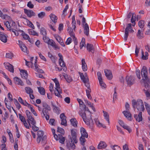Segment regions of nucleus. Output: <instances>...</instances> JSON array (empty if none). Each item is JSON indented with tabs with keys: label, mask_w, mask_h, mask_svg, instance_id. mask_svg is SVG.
<instances>
[{
	"label": "nucleus",
	"mask_w": 150,
	"mask_h": 150,
	"mask_svg": "<svg viewBox=\"0 0 150 150\" xmlns=\"http://www.w3.org/2000/svg\"><path fill=\"white\" fill-rule=\"evenodd\" d=\"M86 47L89 52L93 53L95 52V49L93 46L90 44L88 43L87 44Z\"/></svg>",
	"instance_id": "nucleus-17"
},
{
	"label": "nucleus",
	"mask_w": 150,
	"mask_h": 150,
	"mask_svg": "<svg viewBox=\"0 0 150 150\" xmlns=\"http://www.w3.org/2000/svg\"><path fill=\"white\" fill-rule=\"evenodd\" d=\"M57 140H59V142L61 144H64V142L65 140V138L63 137L61 134H58L57 135V139H55Z\"/></svg>",
	"instance_id": "nucleus-20"
},
{
	"label": "nucleus",
	"mask_w": 150,
	"mask_h": 150,
	"mask_svg": "<svg viewBox=\"0 0 150 150\" xmlns=\"http://www.w3.org/2000/svg\"><path fill=\"white\" fill-rule=\"evenodd\" d=\"M59 63L60 66L63 67V69L64 71H66L67 70V68L65 67V64L64 61L59 62Z\"/></svg>",
	"instance_id": "nucleus-39"
},
{
	"label": "nucleus",
	"mask_w": 150,
	"mask_h": 150,
	"mask_svg": "<svg viewBox=\"0 0 150 150\" xmlns=\"http://www.w3.org/2000/svg\"><path fill=\"white\" fill-rule=\"evenodd\" d=\"M28 121H29L30 122V123L32 125H34L36 124V122L35 120H34V118L32 117L31 115L28 117Z\"/></svg>",
	"instance_id": "nucleus-36"
},
{
	"label": "nucleus",
	"mask_w": 150,
	"mask_h": 150,
	"mask_svg": "<svg viewBox=\"0 0 150 150\" xmlns=\"http://www.w3.org/2000/svg\"><path fill=\"white\" fill-rule=\"evenodd\" d=\"M18 116H19L20 119L22 122H24L25 121H26L24 117L22 116L21 114H19Z\"/></svg>",
	"instance_id": "nucleus-63"
},
{
	"label": "nucleus",
	"mask_w": 150,
	"mask_h": 150,
	"mask_svg": "<svg viewBox=\"0 0 150 150\" xmlns=\"http://www.w3.org/2000/svg\"><path fill=\"white\" fill-rule=\"evenodd\" d=\"M2 18L3 19H5L6 20L8 21H9L12 22V21L11 20V17L6 14L3 15L2 17Z\"/></svg>",
	"instance_id": "nucleus-40"
},
{
	"label": "nucleus",
	"mask_w": 150,
	"mask_h": 150,
	"mask_svg": "<svg viewBox=\"0 0 150 150\" xmlns=\"http://www.w3.org/2000/svg\"><path fill=\"white\" fill-rule=\"evenodd\" d=\"M143 29L139 30L137 33V36L139 39H142L144 38L143 34L142 33L144 31Z\"/></svg>",
	"instance_id": "nucleus-26"
},
{
	"label": "nucleus",
	"mask_w": 150,
	"mask_h": 150,
	"mask_svg": "<svg viewBox=\"0 0 150 150\" xmlns=\"http://www.w3.org/2000/svg\"><path fill=\"white\" fill-rule=\"evenodd\" d=\"M47 44L56 49H59V47L56 45L55 42L52 40H50Z\"/></svg>",
	"instance_id": "nucleus-33"
},
{
	"label": "nucleus",
	"mask_w": 150,
	"mask_h": 150,
	"mask_svg": "<svg viewBox=\"0 0 150 150\" xmlns=\"http://www.w3.org/2000/svg\"><path fill=\"white\" fill-rule=\"evenodd\" d=\"M61 124L62 125H63L65 126H67V121L66 119H63L61 120Z\"/></svg>",
	"instance_id": "nucleus-58"
},
{
	"label": "nucleus",
	"mask_w": 150,
	"mask_h": 150,
	"mask_svg": "<svg viewBox=\"0 0 150 150\" xmlns=\"http://www.w3.org/2000/svg\"><path fill=\"white\" fill-rule=\"evenodd\" d=\"M84 25V34L87 36H88L89 35V27L88 24L87 23H85Z\"/></svg>",
	"instance_id": "nucleus-25"
},
{
	"label": "nucleus",
	"mask_w": 150,
	"mask_h": 150,
	"mask_svg": "<svg viewBox=\"0 0 150 150\" xmlns=\"http://www.w3.org/2000/svg\"><path fill=\"white\" fill-rule=\"evenodd\" d=\"M135 78L133 76H127L126 78V81L127 82V85L130 86L133 84L134 82Z\"/></svg>",
	"instance_id": "nucleus-6"
},
{
	"label": "nucleus",
	"mask_w": 150,
	"mask_h": 150,
	"mask_svg": "<svg viewBox=\"0 0 150 150\" xmlns=\"http://www.w3.org/2000/svg\"><path fill=\"white\" fill-rule=\"evenodd\" d=\"M24 12L26 14L27 16L29 17H30L33 16H35V15L33 11L32 10L24 9Z\"/></svg>",
	"instance_id": "nucleus-14"
},
{
	"label": "nucleus",
	"mask_w": 150,
	"mask_h": 150,
	"mask_svg": "<svg viewBox=\"0 0 150 150\" xmlns=\"http://www.w3.org/2000/svg\"><path fill=\"white\" fill-rule=\"evenodd\" d=\"M80 115L86 124L88 125L90 127L93 126V122L91 118V113L86 112H81Z\"/></svg>",
	"instance_id": "nucleus-1"
},
{
	"label": "nucleus",
	"mask_w": 150,
	"mask_h": 150,
	"mask_svg": "<svg viewBox=\"0 0 150 150\" xmlns=\"http://www.w3.org/2000/svg\"><path fill=\"white\" fill-rule=\"evenodd\" d=\"M122 113L128 120L130 121L132 120L131 114L129 111L128 110H125Z\"/></svg>",
	"instance_id": "nucleus-16"
},
{
	"label": "nucleus",
	"mask_w": 150,
	"mask_h": 150,
	"mask_svg": "<svg viewBox=\"0 0 150 150\" xmlns=\"http://www.w3.org/2000/svg\"><path fill=\"white\" fill-rule=\"evenodd\" d=\"M71 125L75 127H77L78 122L75 118H73L70 120Z\"/></svg>",
	"instance_id": "nucleus-31"
},
{
	"label": "nucleus",
	"mask_w": 150,
	"mask_h": 150,
	"mask_svg": "<svg viewBox=\"0 0 150 150\" xmlns=\"http://www.w3.org/2000/svg\"><path fill=\"white\" fill-rule=\"evenodd\" d=\"M96 125L99 127H103L105 128L106 127L102 123H100L99 120L97 119H96L94 120Z\"/></svg>",
	"instance_id": "nucleus-32"
},
{
	"label": "nucleus",
	"mask_w": 150,
	"mask_h": 150,
	"mask_svg": "<svg viewBox=\"0 0 150 150\" xmlns=\"http://www.w3.org/2000/svg\"><path fill=\"white\" fill-rule=\"evenodd\" d=\"M71 133L72 136V138H75L76 137V133L75 130L74 129H71Z\"/></svg>",
	"instance_id": "nucleus-54"
},
{
	"label": "nucleus",
	"mask_w": 150,
	"mask_h": 150,
	"mask_svg": "<svg viewBox=\"0 0 150 150\" xmlns=\"http://www.w3.org/2000/svg\"><path fill=\"white\" fill-rule=\"evenodd\" d=\"M53 81L55 84L56 87L55 89L56 90L54 91L55 95V96L59 98H62V96L61 93H62V89L60 87L59 83V81L56 78L53 79Z\"/></svg>",
	"instance_id": "nucleus-3"
},
{
	"label": "nucleus",
	"mask_w": 150,
	"mask_h": 150,
	"mask_svg": "<svg viewBox=\"0 0 150 150\" xmlns=\"http://www.w3.org/2000/svg\"><path fill=\"white\" fill-rule=\"evenodd\" d=\"M142 112H140L138 115L136 114H134V117L135 118L136 121L139 122L142 120Z\"/></svg>",
	"instance_id": "nucleus-15"
},
{
	"label": "nucleus",
	"mask_w": 150,
	"mask_h": 150,
	"mask_svg": "<svg viewBox=\"0 0 150 150\" xmlns=\"http://www.w3.org/2000/svg\"><path fill=\"white\" fill-rule=\"evenodd\" d=\"M72 27L73 28L75 29L76 28V21H75V16H73L72 18Z\"/></svg>",
	"instance_id": "nucleus-48"
},
{
	"label": "nucleus",
	"mask_w": 150,
	"mask_h": 150,
	"mask_svg": "<svg viewBox=\"0 0 150 150\" xmlns=\"http://www.w3.org/2000/svg\"><path fill=\"white\" fill-rule=\"evenodd\" d=\"M80 132L81 134V136L86 138L88 137V134L86 132V129L83 127H81L80 129Z\"/></svg>",
	"instance_id": "nucleus-21"
},
{
	"label": "nucleus",
	"mask_w": 150,
	"mask_h": 150,
	"mask_svg": "<svg viewBox=\"0 0 150 150\" xmlns=\"http://www.w3.org/2000/svg\"><path fill=\"white\" fill-rule=\"evenodd\" d=\"M25 90L26 93L28 94H30L33 93L32 89L29 87H26L25 88Z\"/></svg>",
	"instance_id": "nucleus-34"
},
{
	"label": "nucleus",
	"mask_w": 150,
	"mask_h": 150,
	"mask_svg": "<svg viewBox=\"0 0 150 150\" xmlns=\"http://www.w3.org/2000/svg\"><path fill=\"white\" fill-rule=\"evenodd\" d=\"M44 132L43 131L41 130L38 131L37 132L38 137L37 139V142L38 143H40L42 137H43Z\"/></svg>",
	"instance_id": "nucleus-10"
},
{
	"label": "nucleus",
	"mask_w": 150,
	"mask_h": 150,
	"mask_svg": "<svg viewBox=\"0 0 150 150\" xmlns=\"http://www.w3.org/2000/svg\"><path fill=\"white\" fill-rule=\"evenodd\" d=\"M48 111L49 110L47 109H43L41 114L42 115H43V116H42L43 117H44V116L45 117L47 120H48L50 118L49 114L48 112Z\"/></svg>",
	"instance_id": "nucleus-11"
},
{
	"label": "nucleus",
	"mask_w": 150,
	"mask_h": 150,
	"mask_svg": "<svg viewBox=\"0 0 150 150\" xmlns=\"http://www.w3.org/2000/svg\"><path fill=\"white\" fill-rule=\"evenodd\" d=\"M41 140V143L43 145L45 144L47 142L46 137L45 136H44L43 137Z\"/></svg>",
	"instance_id": "nucleus-52"
},
{
	"label": "nucleus",
	"mask_w": 150,
	"mask_h": 150,
	"mask_svg": "<svg viewBox=\"0 0 150 150\" xmlns=\"http://www.w3.org/2000/svg\"><path fill=\"white\" fill-rule=\"evenodd\" d=\"M132 103L133 107H136L140 112L144 110V104L142 100L139 99L136 101L135 100H133L132 101Z\"/></svg>",
	"instance_id": "nucleus-2"
},
{
	"label": "nucleus",
	"mask_w": 150,
	"mask_h": 150,
	"mask_svg": "<svg viewBox=\"0 0 150 150\" xmlns=\"http://www.w3.org/2000/svg\"><path fill=\"white\" fill-rule=\"evenodd\" d=\"M18 100L21 104H23L24 105H26V104H27V102H26V101H25V102H24L23 100L21 97H19L18 98Z\"/></svg>",
	"instance_id": "nucleus-49"
},
{
	"label": "nucleus",
	"mask_w": 150,
	"mask_h": 150,
	"mask_svg": "<svg viewBox=\"0 0 150 150\" xmlns=\"http://www.w3.org/2000/svg\"><path fill=\"white\" fill-rule=\"evenodd\" d=\"M86 45L85 39L84 38H82L80 44V48H82L83 46L85 47Z\"/></svg>",
	"instance_id": "nucleus-47"
},
{
	"label": "nucleus",
	"mask_w": 150,
	"mask_h": 150,
	"mask_svg": "<svg viewBox=\"0 0 150 150\" xmlns=\"http://www.w3.org/2000/svg\"><path fill=\"white\" fill-rule=\"evenodd\" d=\"M145 108L149 115H150V105L146 102H144Z\"/></svg>",
	"instance_id": "nucleus-43"
},
{
	"label": "nucleus",
	"mask_w": 150,
	"mask_h": 150,
	"mask_svg": "<svg viewBox=\"0 0 150 150\" xmlns=\"http://www.w3.org/2000/svg\"><path fill=\"white\" fill-rule=\"evenodd\" d=\"M50 18L54 23H56L57 22V18L55 15L51 13L50 15Z\"/></svg>",
	"instance_id": "nucleus-29"
},
{
	"label": "nucleus",
	"mask_w": 150,
	"mask_h": 150,
	"mask_svg": "<svg viewBox=\"0 0 150 150\" xmlns=\"http://www.w3.org/2000/svg\"><path fill=\"white\" fill-rule=\"evenodd\" d=\"M20 72L22 77L25 79H26L28 77L27 71L24 70H20Z\"/></svg>",
	"instance_id": "nucleus-23"
},
{
	"label": "nucleus",
	"mask_w": 150,
	"mask_h": 150,
	"mask_svg": "<svg viewBox=\"0 0 150 150\" xmlns=\"http://www.w3.org/2000/svg\"><path fill=\"white\" fill-rule=\"evenodd\" d=\"M43 39L44 41L47 43H48L50 39L47 37L46 36H43Z\"/></svg>",
	"instance_id": "nucleus-55"
},
{
	"label": "nucleus",
	"mask_w": 150,
	"mask_h": 150,
	"mask_svg": "<svg viewBox=\"0 0 150 150\" xmlns=\"http://www.w3.org/2000/svg\"><path fill=\"white\" fill-rule=\"evenodd\" d=\"M42 106L44 108L43 109H47L49 111L51 110V108L49 106L47 105L45 103H42Z\"/></svg>",
	"instance_id": "nucleus-44"
},
{
	"label": "nucleus",
	"mask_w": 150,
	"mask_h": 150,
	"mask_svg": "<svg viewBox=\"0 0 150 150\" xmlns=\"http://www.w3.org/2000/svg\"><path fill=\"white\" fill-rule=\"evenodd\" d=\"M0 32V40L4 43H6L7 41V37L6 34L1 33Z\"/></svg>",
	"instance_id": "nucleus-19"
},
{
	"label": "nucleus",
	"mask_w": 150,
	"mask_h": 150,
	"mask_svg": "<svg viewBox=\"0 0 150 150\" xmlns=\"http://www.w3.org/2000/svg\"><path fill=\"white\" fill-rule=\"evenodd\" d=\"M45 15V12H42L38 14V16L39 18H42Z\"/></svg>",
	"instance_id": "nucleus-51"
},
{
	"label": "nucleus",
	"mask_w": 150,
	"mask_h": 150,
	"mask_svg": "<svg viewBox=\"0 0 150 150\" xmlns=\"http://www.w3.org/2000/svg\"><path fill=\"white\" fill-rule=\"evenodd\" d=\"M107 146L106 143L103 141H100L98 146V149H101L105 148Z\"/></svg>",
	"instance_id": "nucleus-18"
},
{
	"label": "nucleus",
	"mask_w": 150,
	"mask_h": 150,
	"mask_svg": "<svg viewBox=\"0 0 150 150\" xmlns=\"http://www.w3.org/2000/svg\"><path fill=\"white\" fill-rule=\"evenodd\" d=\"M141 82H143L144 83V85L146 89L150 88V86L149 84V83H149L146 80H145L144 81H141Z\"/></svg>",
	"instance_id": "nucleus-41"
},
{
	"label": "nucleus",
	"mask_w": 150,
	"mask_h": 150,
	"mask_svg": "<svg viewBox=\"0 0 150 150\" xmlns=\"http://www.w3.org/2000/svg\"><path fill=\"white\" fill-rule=\"evenodd\" d=\"M79 74L80 75L81 79L83 82H86L88 80V77H85L83 73L79 72Z\"/></svg>",
	"instance_id": "nucleus-28"
},
{
	"label": "nucleus",
	"mask_w": 150,
	"mask_h": 150,
	"mask_svg": "<svg viewBox=\"0 0 150 150\" xmlns=\"http://www.w3.org/2000/svg\"><path fill=\"white\" fill-rule=\"evenodd\" d=\"M37 61V59H36L35 60V63H34L35 70L38 72L40 73H43L44 72L41 69L38 68V65L36 64Z\"/></svg>",
	"instance_id": "nucleus-30"
},
{
	"label": "nucleus",
	"mask_w": 150,
	"mask_h": 150,
	"mask_svg": "<svg viewBox=\"0 0 150 150\" xmlns=\"http://www.w3.org/2000/svg\"><path fill=\"white\" fill-rule=\"evenodd\" d=\"M28 122L29 124V126H27L28 124L26 121H25L24 122H23V123L24 126L27 128L29 129L30 127H31V125H30V122L29 121H28Z\"/></svg>",
	"instance_id": "nucleus-50"
},
{
	"label": "nucleus",
	"mask_w": 150,
	"mask_h": 150,
	"mask_svg": "<svg viewBox=\"0 0 150 150\" xmlns=\"http://www.w3.org/2000/svg\"><path fill=\"white\" fill-rule=\"evenodd\" d=\"M103 115L104 117L105 118L108 122L109 124L110 123L109 117L108 113L106 112L105 111H103Z\"/></svg>",
	"instance_id": "nucleus-35"
},
{
	"label": "nucleus",
	"mask_w": 150,
	"mask_h": 150,
	"mask_svg": "<svg viewBox=\"0 0 150 150\" xmlns=\"http://www.w3.org/2000/svg\"><path fill=\"white\" fill-rule=\"evenodd\" d=\"M57 129V131L58 132H59L61 134H64V129L63 128L59 127H58Z\"/></svg>",
	"instance_id": "nucleus-59"
},
{
	"label": "nucleus",
	"mask_w": 150,
	"mask_h": 150,
	"mask_svg": "<svg viewBox=\"0 0 150 150\" xmlns=\"http://www.w3.org/2000/svg\"><path fill=\"white\" fill-rule=\"evenodd\" d=\"M138 25L139 27L141 29L144 28V21H140L139 22Z\"/></svg>",
	"instance_id": "nucleus-46"
},
{
	"label": "nucleus",
	"mask_w": 150,
	"mask_h": 150,
	"mask_svg": "<svg viewBox=\"0 0 150 150\" xmlns=\"http://www.w3.org/2000/svg\"><path fill=\"white\" fill-rule=\"evenodd\" d=\"M81 107V109L85 110V112H89L91 113L89 109L88 108H86V106L85 105H83V106H82Z\"/></svg>",
	"instance_id": "nucleus-53"
},
{
	"label": "nucleus",
	"mask_w": 150,
	"mask_h": 150,
	"mask_svg": "<svg viewBox=\"0 0 150 150\" xmlns=\"http://www.w3.org/2000/svg\"><path fill=\"white\" fill-rule=\"evenodd\" d=\"M133 32L134 31L132 29V24L131 23H128L127 24V27L125 28L124 39L125 41L127 40L129 35V31Z\"/></svg>",
	"instance_id": "nucleus-5"
},
{
	"label": "nucleus",
	"mask_w": 150,
	"mask_h": 150,
	"mask_svg": "<svg viewBox=\"0 0 150 150\" xmlns=\"http://www.w3.org/2000/svg\"><path fill=\"white\" fill-rule=\"evenodd\" d=\"M40 33L43 36H46L47 32L46 30L43 28H41L40 29Z\"/></svg>",
	"instance_id": "nucleus-45"
},
{
	"label": "nucleus",
	"mask_w": 150,
	"mask_h": 150,
	"mask_svg": "<svg viewBox=\"0 0 150 150\" xmlns=\"http://www.w3.org/2000/svg\"><path fill=\"white\" fill-rule=\"evenodd\" d=\"M19 45L23 52L27 53V48L23 43L20 40L18 41Z\"/></svg>",
	"instance_id": "nucleus-12"
},
{
	"label": "nucleus",
	"mask_w": 150,
	"mask_h": 150,
	"mask_svg": "<svg viewBox=\"0 0 150 150\" xmlns=\"http://www.w3.org/2000/svg\"><path fill=\"white\" fill-rule=\"evenodd\" d=\"M74 30H75V29H72L71 27H68L67 29V30L68 31V32L69 34L70 35L71 37H72L74 38Z\"/></svg>",
	"instance_id": "nucleus-27"
},
{
	"label": "nucleus",
	"mask_w": 150,
	"mask_h": 150,
	"mask_svg": "<svg viewBox=\"0 0 150 150\" xmlns=\"http://www.w3.org/2000/svg\"><path fill=\"white\" fill-rule=\"evenodd\" d=\"M84 137H83L81 136L80 138V140L81 144L83 145H84V142L86 141V139Z\"/></svg>",
	"instance_id": "nucleus-56"
},
{
	"label": "nucleus",
	"mask_w": 150,
	"mask_h": 150,
	"mask_svg": "<svg viewBox=\"0 0 150 150\" xmlns=\"http://www.w3.org/2000/svg\"><path fill=\"white\" fill-rule=\"evenodd\" d=\"M97 74L100 85L101 86L102 88L105 89L106 87V86L103 81L101 73L99 71H98L97 73Z\"/></svg>",
	"instance_id": "nucleus-7"
},
{
	"label": "nucleus",
	"mask_w": 150,
	"mask_h": 150,
	"mask_svg": "<svg viewBox=\"0 0 150 150\" xmlns=\"http://www.w3.org/2000/svg\"><path fill=\"white\" fill-rule=\"evenodd\" d=\"M124 129H126L127 130L129 133H130L131 131L132 130L127 125H124L122 127Z\"/></svg>",
	"instance_id": "nucleus-61"
},
{
	"label": "nucleus",
	"mask_w": 150,
	"mask_h": 150,
	"mask_svg": "<svg viewBox=\"0 0 150 150\" xmlns=\"http://www.w3.org/2000/svg\"><path fill=\"white\" fill-rule=\"evenodd\" d=\"M4 24L6 27L9 29L12 27L10 25L9 21H7L6 22H4Z\"/></svg>",
	"instance_id": "nucleus-57"
},
{
	"label": "nucleus",
	"mask_w": 150,
	"mask_h": 150,
	"mask_svg": "<svg viewBox=\"0 0 150 150\" xmlns=\"http://www.w3.org/2000/svg\"><path fill=\"white\" fill-rule=\"evenodd\" d=\"M71 141L68 142L67 143L66 146L67 148L69 150L71 149H75V146L73 142L71 137H70Z\"/></svg>",
	"instance_id": "nucleus-8"
},
{
	"label": "nucleus",
	"mask_w": 150,
	"mask_h": 150,
	"mask_svg": "<svg viewBox=\"0 0 150 150\" xmlns=\"http://www.w3.org/2000/svg\"><path fill=\"white\" fill-rule=\"evenodd\" d=\"M144 91L146 96L147 97H149L150 96V91L148 89L147 90H146L144 89Z\"/></svg>",
	"instance_id": "nucleus-60"
},
{
	"label": "nucleus",
	"mask_w": 150,
	"mask_h": 150,
	"mask_svg": "<svg viewBox=\"0 0 150 150\" xmlns=\"http://www.w3.org/2000/svg\"><path fill=\"white\" fill-rule=\"evenodd\" d=\"M14 81L15 83L17 84L18 85H21V86H23V81L18 78L16 77L14 78Z\"/></svg>",
	"instance_id": "nucleus-22"
},
{
	"label": "nucleus",
	"mask_w": 150,
	"mask_h": 150,
	"mask_svg": "<svg viewBox=\"0 0 150 150\" xmlns=\"http://www.w3.org/2000/svg\"><path fill=\"white\" fill-rule=\"evenodd\" d=\"M64 76L68 83H70L72 81V78L70 76H68L67 74H65L64 75Z\"/></svg>",
	"instance_id": "nucleus-37"
},
{
	"label": "nucleus",
	"mask_w": 150,
	"mask_h": 150,
	"mask_svg": "<svg viewBox=\"0 0 150 150\" xmlns=\"http://www.w3.org/2000/svg\"><path fill=\"white\" fill-rule=\"evenodd\" d=\"M28 31L30 35L37 36L38 35V33L32 29H28Z\"/></svg>",
	"instance_id": "nucleus-38"
},
{
	"label": "nucleus",
	"mask_w": 150,
	"mask_h": 150,
	"mask_svg": "<svg viewBox=\"0 0 150 150\" xmlns=\"http://www.w3.org/2000/svg\"><path fill=\"white\" fill-rule=\"evenodd\" d=\"M141 73L142 76L143 78V79L141 80V81H144L145 80H146L148 82L150 83V79L148 77L147 69L145 67L143 66V67Z\"/></svg>",
	"instance_id": "nucleus-4"
},
{
	"label": "nucleus",
	"mask_w": 150,
	"mask_h": 150,
	"mask_svg": "<svg viewBox=\"0 0 150 150\" xmlns=\"http://www.w3.org/2000/svg\"><path fill=\"white\" fill-rule=\"evenodd\" d=\"M22 34L23 35V38H24L25 39H26V40L29 39H30L28 35L25 33H23Z\"/></svg>",
	"instance_id": "nucleus-64"
},
{
	"label": "nucleus",
	"mask_w": 150,
	"mask_h": 150,
	"mask_svg": "<svg viewBox=\"0 0 150 150\" xmlns=\"http://www.w3.org/2000/svg\"><path fill=\"white\" fill-rule=\"evenodd\" d=\"M38 91L42 95H44L45 93V89L42 87H38Z\"/></svg>",
	"instance_id": "nucleus-42"
},
{
	"label": "nucleus",
	"mask_w": 150,
	"mask_h": 150,
	"mask_svg": "<svg viewBox=\"0 0 150 150\" xmlns=\"http://www.w3.org/2000/svg\"><path fill=\"white\" fill-rule=\"evenodd\" d=\"M72 41V39L71 38H69L66 42L65 44L67 45H69Z\"/></svg>",
	"instance_id": "nucleus-62"
},
{
	"label": "nucleus",
	"mask_w": 150,
	"mask_h": 150,
	"mask_svg": "<svg viewBox=\"0 0 150 150\" xmlns=\"http://www.w3.org/2000/svg\"><path fill=\"white\" fill-rule=\"evenodd\" d=\"M4 65L6 69H8L10 71L13 73V67L12 65L8 63H4Z\"/></svg>",
	"instance_id": "nucleus-9"
},
{
	"label": "nucleus",
	"mask_w": 150,
	"mask_h": 150,
	"mask_svg": "<svg viewBox=\"0 0 150 150\" xmlns=\"http://www.w3.org/2000/svg\"><path fill=\"white\" fill-rule=\"evenodd\" d=\"M105 75L107 79L111 80L112 78V75L111 71L109 70L106 69L104 71Z\"/></svg>",
	"instance_id": "nucleus-13"
},
{
	"label": "nucleus",
	"mask_w": 150,
	"mask_h": 150,
	"mask_svg": "<svg viewBox=\"0 0 150 150\" xmlns=\"http://www.w3.org/2000/svg\"><path fill=\"white\" fill-rule=\"evenodd\" d=\"M11 28L9 29V30L11 31L13 33H14L16 30V29H17L16 28V24L15 23L12 21V24L11 25Z\"/></svg>",
	"instance_id": "nucleus-24"
}]
</instances>
